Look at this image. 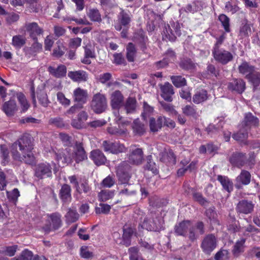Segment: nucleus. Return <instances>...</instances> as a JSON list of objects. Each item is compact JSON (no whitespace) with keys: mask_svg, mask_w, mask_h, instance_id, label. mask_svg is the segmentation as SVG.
<instances>
[{"mask_svg":"<svg viewBox=\"0 0 260 260\" xmlns=\"http://www.w3.org/2000/svg\"><path fill=\"white\" fill-rule=\"evenodd\" d=\"M7 194L9 200L13 202H16L20 196L19 191L17 188L14 189L12 191H7Z\"/></svg>","mask_w":260,"mask_h":260,"instance_id":"0e129e2a","label":"nucleus"},{"mask_svg":"<svg viewBox=\"0 0 260 260\" xmlns=\"http://www.w3.org/2000/svg\"><path fill=\"white\" fill-rule=\"evenodd\" d=\"M107 131L111 135H121L126 133V129L113 126L108 127Z\"/></svg>","mask_w":260,"mask_h":260,"instance_id":"5fc2aeb1","label":"nucleus"},{"mask_svg":"<svg viewBox=\"0 0 260 260\" xmlns=\"http://www.w3.org/2000/svg\"><path fill=\"white\" fill-rule=\"evenodd\" d=\"M34 139L29 134H24L11 146V154L14 159L32 165L35 158L32 150L34 149Z\"/></svg>","mask_w":260,"mask_h":260,"instance_id":"f257e3e1","label":"nucleus"},{"mask_svg":"<svg viewBox=\"0 0 260 260\" xmlns=\"http://www.w3.org/2000/svg\"><path fill=\"white\" fill-rule=\"evenodd\" d=\"M65 217L67 222L72 223L76 221L79 219V214L75 209L70 208L65 215Z\"/></svg>","mask_w":260,"mask_h":260,"instance_id":"37998d69","label":"nucleus"},{"mask_svg":"<svg viewBox=\"0 0 260 260\" xmlns=\"http://www.w3.org/2000/svg\"><path fill=\"white\" fill-rule=\"evenodd\" d=\"M33 258V254L32 252L28 250H25L21 252L19 257L18 258H15V259L32 260Z\"/></svg>","mask_w":260,"mask_h":260,"instance_id":"13d9d810","label":"nucleus"},{"mask_svg":"<svg viewBox=\"0 0 260 260\" xmlns=\"http://www.w3.org/2000/svg\"><path fill=\"white\" fill-rule=\"evenodd\" d=\"M228 87L229 90L235 91L241 93L243 92L245 89V83L241 79H234L229 83Z\"/></svg>","mask_w":260,"mask_h":260,"instance_id":"b1692460","label":"nucleus"},{"mask_svg":"<svg viewBox=\"0 0 260 260\" xmlns=\"http://www.w3.org/2000/svg\"><path fill=\"white\" fill-rule=\"evenodd\" d=\"M258 124V119L251 113H247L245 115L244 119L242 123V126L248 131L251 127L257 126Z\"/></svg>","mask_w":260,"mask_h":260,"instance_id":"dca6fc26","label":"nucleus"},{"mask_svg":"<svg viewBox=\"0 0 260 260\" xmlns=\"http://www.w3.org/2000/svg\"><path fill=\"white\" fill-rule=\"evenodd\" d=\"M212 55L215 60L222 64H226L233 59L232 54L219 47L218 44H215L212 49Z\"/></svg>","mask_w":260,"mask_h":260,"instance_id":"39448f33","label":"nucleus"},{"mask_svg":"<svg viewBox=\"0 0 260 260\" xmlns=\"http://www.w3.org/2000/svg\"><path fill=\"white\" fill-rule=\"evenodd\" d=\"M68 75L74 82H85L88 79V74L83 70L70 71L68 72Z\"/></svg>","mask_w":260,"mask_h":260,"instance_id":"412c9836","label":"nucleus"},{"mask_svg":"<svg viewBox=\"0 0 260 260\" xmlns=\"http://www.w3.org/2000/svg\"><path fill=\"white\" fill-rule=\"evenodd\" d=\"M175 232L177 235L184 237L188 236L189 239L193 242L197 239L199 235L204 233V224L200 221L193 226L190 221H183L175 225Z\"/></svg>","mask_w":260,"mask_h":260,"instance_id":"7ed1b4c3","label":"nucleus"},{"mask_svg":"<svg viewBox=\"0 0 260 260\" xmlns=\"http://www.w3.org/2000/svg\"><path fill=\"white\" fill-rule=\"evenodd\" d=\"M56 96L58 102L64 107H68L70 105V100L67 99L62 92H57Z\"/></svg>","mask_w":260,"mask_h":260,"instance_id":"603ef678","label":"nucleus"},{"mask_svg":"<svg viewBox=\"0 0 260 260\" xmlns=\"http://www.w3.org/2000/svg\"><path fill=\"white\" fill-rule=\"evenodd\" d=\"M123 244L126 246H128L131 244V238L134 233V230L132 228L125 225L123 228Z\"/></svg>","mask_w":260,"mask_h":260,"instance_id":"72a5a7b5","label":"nucleus"},{"mask_svg":"<svg viewBox=\"0 0 260 260\" xmlns=\"http://www.w3.org/2000/svg\"><path fill=\"white\" fill-rule=\"evenodd\" d=\"M61 215L58 213H53L47 215V222L49 224L46 225L44 228L45 231L48 232L51 230H57L59 228L61 224Z\"/></svg>","mask_w":260,"mask_h":260,"instance_id":"9d476101","label":"nucleus"},{"mask_svg":"<svg viewBox=\"0 0 260 260\" xmlns=\"http://www.w3.org/2000/svg\"><path fill=\"white\" fill-rule=\"evenodd\" d=\"M253 209V204L251 202L242 200L238 204L237 210L238 212L243 214L251 213Z\"/></svg>","mask_w":260,"mask_h":260,"instance_id":"cd10ccee","label":"nucleus"},{"mask_svg":"<svg viewBox=\"0 0 260 260\" xmlns=\"http://www.w3.org/2000/svg\"><path fill=\"white\" fill-rule=\"evenodd\" d=\"M239 72L243 75H246L247 78L254 71V67L246 61L243 62L238 67Z\"/></svg>","mask_w":260,"mask_h":260,"instance_id":"2f4dec72","label":"nucleus"},{"mask_svg":"<svg viewBox=\"0 0 260 260\" xmlns=\"http://www.w3.org/2000/svg\"><path fill=\"white\" fill-rule=\"evenodd\" d=\"M82 42V39L80 38L77 37L70 39L69 42V46L72 48L76 49L80 46Z\"/></svg>","mask_w":260,"mask_h":260,"instance_id":"774afa93","label":"nucleus"},{"mask_svg":"<svg viewBox=\"0 0 260 260\" xmlns=\"http://www.w3.org/2000/svg\"><path fill=\"white\" fill-rule=\"evenodd\" d=\"M60 196L63 202H69L71 200V188L69 185H63L60 191Z\"/></svg>","mask_w":260,"mask_h":260,"instance_id":"e433bc0d","label":"nucleus"},{"mask_svg":"<svg viewBox=\"0 0 260 260\" xmlns=\"http://www.w3.org/2000/svg\"><path fill=\"white\" fill-rule=\"evenodd\" d=\"M206 215L212 223L219 224V222L217 220V214L212 209L207 210Z\"/></svg>","mask_w":260,"mask_h":260,"instance_id":"6e6d98bb","label":"nucleus"},{"mask_svg":"<svg viewBox=\"0 0 260 260\" xmlns=\"http://www.w3.org/2000/svg\"><path fill=\"white\" fill-rule=\"evenodd\" d=\"M216 238L213 235L209 234L206 236L203 239L201 247L205 253L210 254L216 248Z\"/></svg>","mask_w":260,"mask_h":260,"instance_id":"1a4fd4ad","label":"nucleus"},{"mask_svg":"<svg viewBox=\"0 0 260 260\" xmlns=\"http://www.w3.org/2000/svg\"><path fill=\"white\" fill-rule=\"evenodd\" d=\"M245 242V239L244 238H241L237 241L233 249V253L235 256H238L244 251Z\"/></svg>","mask_w":260,"mask_h":260,"instance_id":"a19ab883","label":"nucleus"},{"mask_svg":"<svg viewBox=\"0 0 260 260\" xmlns=\"http://www.w3.org/2000/svg\"><path fill=\"white\" fill-rule=\"evenodd\" d=\"M171 80L174 86L177 87H181L186 85L185 79L181 76H172Z\"/></svg>","mask_w":260,"mask_h":260,"instance_id":"de8ad7c7","label":"nucleus"},{"mask_svg":"<svg viewBox=\"0 0 260 260\" xmlns=\"http://www.w3.org/2000/svg\"><path fill=\"white\" fill-rule=\"evenodd\" d=\"M136 100L133 98H128L125 103L124 108L126 113H133L136 109Z\"/></svg>","mask_w":260,"mask_h":260,"instance_id":"a18cd8bd","label":"nucleus"},{"mask_svg":"<svg viewBox=\"0 0 260 260\" xmlns=\"http://www.w3.org/2000/svg\"><path fill=\"white\" fill-rule=\"evenodd\" d=\"M165 117L160 116L158 118L157 120L154 118H151L149 121L150 128L151 132H156L160 129L163 124V120H164Z\"/></svg>","mask_w":260,"mask_h":260,"instance_id":"f704fd0d","label":"nucleus"},{"mask_svg":"<svg viewBox=\"0 0 260 260\" xmlns=\"http://www.w3.org/2000/svg\"><path fill=\"white\" fill-rule=\"evenodd\" d=\"M117 18L118 23L115 24L114 27L117 30L120 31L122 29V26L128 27V25L131 21V15L129 12L121 9Z\"/></svg>","mask_w":260,"mask_h":260,"instance_id":"f8f14e48","label":"nucleus"},{"mask_svg":"<svg viewBox=\"0 0 260 260\" xmlns=\"http://www.w3.org/2000/svg\"><path fill=\"white\" fill-rule=\"evenodd\" d=\"M102 147L105 152L113 154H117L124 152L125 147L119 142H112L108 141H104L102 143Z\"/></svg>","mask_w":260,"mask_h":260,"instance_id":"9b49d317","label":"nucleus"},{"mask_svg":"<svg viewBox=\"0 0 260 260\" xmlns=\"http://www.w3.org/2000/svg\"><path fill=\"white\" fill-rule=\"evenodd\" d=\"M181 25L178 22H172L170 24L165 25L163 39L170 41H175L177 36L181 35Z\"/></svg>","mask_w":260,"mask_h":260,"instance_id":"423d86ee","label":"nucleus"},{"mask_svg":"<svg viewBox=\"0 0 260 260\" xmlns=\"http://www.w3.org/2000/svg\"><path fill=\"white\" fill-rule=\"evenodd\" d=\"M2 109L7 116H12L17 111L18 107L14 100H10L4 103Z\"/></svg>","mask_w":260,"mask_h":260,"instance_id":"a878e982","label":"nucleus"},{"mask_svg":"<svg viewBox=\"0 0 260 260\" xmlns=\"http://www.w3.org/2000/svg\"><path fill=\"white\" fill-rule=\"evenodd\" d=\"M162 218L155 214L146 217L141 223V226L148 231L159 232L164 229Z\"/></svg>","mask_w":260,"mask_h":260,"instance_id":"20e7f679","label":"nucleus"},{"mask_svg":"<svg viewBox=\"0 0 260 260\" xmlns=\"http://www.w3.org/2000/svg\"><path fill=\"white\" fill-rule=\"evenodd\" d=\"M100 207H98L95 209V212L98 214H107L111 209V206L107 204H100Z\"/></svg>","mask_w":260,"mask_h":260,"instance_id":"680f3d73","label":"nucleus"},{"mask_svg":"<svg viewBox=\"0 0 260 260\" xmlns=\"http://www.w3.org/2000/svg\"><path fill=\"white\" fill-rule=\"evenodd\" d=\"M115 183L114 179L111 176H108L102 181V185L105 187L110 188Z\"/></svg>","mask_w":260,"mask_h":260,"instance_id":"338daca9","label":"nucleus"},{"mask_svg":"<svg viewBox=\"0 0 260 260\" xmlns=\"http://www.w3.org/2000/svg\"><path fill=\"white\" fill-rule=\"evenodd\" d=\"M192 196L193 200L202 205H204L207 203L206 199L203 197L201 193L194 192Z\"/></svg>","mask_w":260,"mask_h":260,"instance_id":"69168bd1","label":"nucleus"},{"mask_svg":"<svg viewBox=\"0 0 260 260\" xmlns=\"http://www.w3.org/2000/svg\"><path fill=\"white\" fill-rule=\"evenodd\" d=\"M74 149V152L70 148L58 150L56 153V157L59 166L64 167L71 162L73 158L77 162H79L87 158L82 143L76 142Z\"/></svg>","mask_w":260,"mask_h":260,"instance_id":"f03ea898","label":"nucleus"},{"mask_svg":"<svg viewBox=\"0 0 260 260\" xmlns=\"http://www.w3.org/2000/svg\"><path fill=\"white\" fill-rule=\"evenodd\" d=\"M47 71L52 76L60 78L66 76L67 73V68L65 66L60 64L57 68L52 66H49Z\"/></svg>","mask_w":260,"mask_h":260,"instance_id":"4be33fe9","label":"nucleus"},{"mask_svg":"<svg viewBox=\"0 0 260 260\" xmlns=\"http://www.w3.org/2000/svg\"><path fill=\"white\" fill-rule=\"evenodd\" d=\"M252 84L254 88H256L260 85V73L254 71L247 78Z\"/></svg>","mask_w":260,"mask_h":260,"instance_id":"49530a36","label":"nucleus"},{"mask_svg":"<svg viewBox=\"0 0 260 260\" xmlns=\"http://www.w3.org/2000/svg\"><path fill=\"white\" fill-rule=\"evenodd\" d=\"M111 105L113 109H119L123 104V96L119 90L114 91L111 96Z\"/></svg>","mask_w":260,"mask_h":260,"instance_id":"393cba45","label":"nucleus"},{"mask_svg":"<svg viewBox=\"0 0 260 260\" xmlns=\"http://www.w3.org/2000/svg\"><path fill=\"white\" fill-rule=\"evenodd\" d=\"M26 43L25 37L21 35L13 37L12 45L16 49L21 48Z\"/></svg>","mask_w":260,"mask_h":260,"instance_id":"ea45409f","label":"nucleus"},{"mask_svg":"<svg viewBox=\"0 0 260 260\" xmlns=\"http://www.w3.org/2000/svg\"><path fill=\"white\" fill-rule=\"evenodd\" d=\"M51 168L48 164H39L36 169V176L40 178L51 176Z\"/></svg>","mask_w":260,"mask_h":260,"instance_id":"6ab92c4d","label":"nucleus"},{"mask_svg":"<svg viewBox=\"0 0 260 260\" xmlns=\"http://www.w3.org/2000/svg\"><path fill=\"white\" fill-rule=\"evenodd\" d=\"M126 57L129 62H133L137 54V49L135 45L132 43H129L126 47Z\"/></svg>","mask_w":260,"mask_h":260,"instance_id":"473e14b6","label":"nucleus"},{"mask_svg":"<svg viewBox=\"0 0 260 260\" xmlns=\"http://www.w3.org/2000/svg\"><path fill=\"white\" fill-rule=\"evenodd\" d=\"M130 260H141L138 254L139 249L136 247H131L128 249Z\"/></svg>","mask_w":260,"mask_h":260,"instance_id":"4d7b16f0","label":"nucleus"},{"mask_svg":"<svg viewBox=\"0 0 260 260\" xmlns=\"http://www.w3.org/2000/svg\"><path fill=\"white\" fill-rule=\"evenodd\" d=\"M248 137V131L244 128H240L239 131L233 135L234 140L239 142L242 144H247V138Z\"/></svg>","mask_w":260,"mask_h":260,"instance_id":"7c9ffc66","label":"nucleus"},{"mask_svg":"<svg viewBox=\"0 0 260 260\" xmlns=\"http://www.w3.org/2000/svg\"><path fill=\"white\" fill-rule=\"evenodd\" d=\"M209 98V95L206 90L198 89L196 91L192 97V101L196 104H199L206 101Z\"/></svg>","mask_w":260,"mask_h":260,"instance_id":"c85d7f7f","label":"nucleus"},{"mask_svg":"<svg viewBox=\"0 0 260 260\" xmlns=\"http://www.w3.org/2000/svg\"><path fill=\"white\" fill-rule=\"evenodd\" d=\"M87 15L91 21L96 22H101L102 21L101 15L99 11L96 9H89L87 13Z\"/></svg>","mask_w":260,"mask_h":260,"instance_id":"c03bdc74","label":"nucleus"},{"mask_svg":"<svg viewBox=\"0 0 260 260\" xmlns=\"http://www.w3.org/2000/svg\"><path fill=\"white\" fill-rule=\"evenodd\" d=\"M132 128L136 135H142L146 130L145 125L138 119H135L133 123Z\"/></svg>","mask_w":260,"mask_h":260,"instance_id":"c9c22d12","label":"nucleus"},{"mask_svg":"<svg viewBox=\"0 0 260 260\" xmlns=\"http://www.w3.org/2000/svg\"><path fill=\"white\" fill-rule=\"evenodd\" d=\"M252 24L247 19L243 20L239 28V35L242 38L248 37L251 34Z\"/></svg>","mask_w":260,"mask_h":260,"instance_id":"bb28decb","label":"nucleus"},{"mask_svg":"<svg viewBox=\"0 0 260 260\" xmlns=\"http://www.w3.org/2000/svg\"><path fill=\"white\" fill-rule=\"evenodd\" d=\"M1 149V153L2 154V156L3 157L2 164L4 165H6V164L9 161V151L8 148L6 146L1 145L0 146Z\"/></svg>","mask_w":260,"mask_h":260,"instance_id":"864d4df0","label":"nucleus"},{"mask_svg":"<svg viewBox=\"0 0 260 260\" xmlns=\"http://www.w3.org/2000/svg\"><path fill=\"white\" fill-rule=\"evenodd\" d=\"M144 160V153L142 149L140 148L131 149L128 156V161L134 165H140Z\"/></svg>","mask_w":260,"mask_h":260,"instance_id":"ddd939ff","label":"nucleus"},{"mask_svg":"<svg viewBox=\"0 0 260 260\" xmlns=\"http://www.w3.org/2000/svg\"><path fill=\"white\" fill-rule=\"evenodd\" d=\"M16 96L21 106L22 112H24L27 111L29 107V104H28L25 96L22 92H18L17 93Z\"/></svg>","mask_w":260,"mask_h":260,"instance_id":"79ce46f5","label":"nucleus"},{"mask_svg":"<svg viewBox=\"0 0 260 260\" xmlns=\"http://www.w3.org/2000/svg\"><path fill=\"white\" fill-rule=\"evenodd\" d=\"M90 158L96 166L105 164L107 158L104 153L99 149L93 150L91 151Z\"/></svg>","mask_w":260,"mask_h":260,"instance_id":"aec40b11","label":"nucleus"},{"mask_svg":"<svg viewBox=\"0 0 260 260\" xmlns=\"http://www.w3.org/2000/svg\"><path fill=\"white\" fill-rule=\"evenodd\" d=\"M26 30L33 40H37V37L42 34L43 31L36 22L26 23L25 25Z\"/></svg>","mask_w":260,"mask_h":260,"instance_id":"f3484780","label":"nucleus"},{"mask_svg":"<svg viewBox=\"0 0 260 260\" xmlns=\"http://www.w3.org/2000/svg\"><path fill=\"white\" fill-rule=\"evenodd\" d=\"M246 159L245 153L236 152L232 154L229 160L233 166L240 168L244 165Z\"/></svg>","mask_w":260,"mask_h":260,"instance_id":"a211bd4d","label":"nucleus"},{"mask_svg":"<svg viewBox=\"0 0 260 260\" xmlns=\"http://www.w3.org/2000/svg\"><path fill=\"white\" fill-rule=\"evenodd\" d=\"M115 114L116 116L115 121L120 128H125V126H127L130 124V121L124 119L122 116L119 115V113H115Z\"/></svg>","mask_w":260,"mask_h":260,"instance_id":"8fccbe9b","label":"nucleus"},{"mask_svg":"<svg viewBox=\"0 0 260 260\" xmlns=\"http://www.w3.org/2000/svg\"><path fill=\"white\" fill-rule=\"evenodd\" d=\"M222 120V118L219 119V122L220 124L218 125V126H216L214 124H210L208 127L206 128V131L207 132L208 134H212L213 133H216L218 130L222 127V125L221 124Z\"/></svg>","mask_w":260,"mask_h":260,"instance_id":"bf43d9fd","label":"nucleus"},{"mask_svg":"<svg viewBox=\"0 0 260 260\" xmlns=\"http://www.w3.org/2000/svg\"><path fill=\"white\" fill-rule=\"evenodd\" d=\"M251 175L250 173L246 171L243 170L241 171L240 174L236 179V186L239 187V185H247L250 183Z\"/></svg>","mask_w":260,"mask_h":260,"instance_id":"5701e85b","label":"nucleus"},{"mask_svg":"<svg viewBox=\"0 0 260 260\" xmlns=\"http://www.w3.org/2000/svg\"><path fill=\"white\" fill-rule=\"evenodd\" d=\"M36 94L39 103L44 107H47L50 102L48 99L45 90L38 88L36 91Z\"/></svg>","mask_w":260,"mask_h":260,"instance_id":"c756f323","label":"nucleus"},{"mask_svg":"<svg viewBox=\"0 0 260 260\" xmlns=\"http://www.w3.org/2000/svg\"><path fill=\"white\" fill-rule=\"evenodd\" d=\"M218 19L221 23L225 31L229 32L230 31V19L224 14L220 15Z\"/></svg>","mask_w":260,"mask_h":260,"instance_id":"3c124183","label":"nucleus"},{"mask_svg":"<svg viewBox=\"0 0 260 260\" xmlns=\"http://www.w3.org/2000/svg\"><path fill=\"white\" fill-rule=\"evenodd\" d=\"M159 87L161 96L167 102H172L173 100L172 96L175 93L172 84L167 82L164 84H160Z\"/></svg>","mask_w":260,"mask_h":260,"instance_id":"2eb2a0df","label":"nucleus"},{"mask_svg":"<svg viewBox=\"0 0 260 260\" xmlns=\"http://www.w3.org/2000/svg\"><path fill=\"white\" fill-rule=\"evenodd\" d=\"M113 191L109 190H102L98 194L99 200L102 202H105L114 197Z\"/></svg>","mask_w":260,"mask_h":260,"instance_id":"09e8293b","label":"nucleus"},{"mask_svg":"<svg viewBox=\"0 0 260 260\" xmlns=\"http://www.w3.org/2000/svg\"><path fill=\"white\" fill-rule=\"evenodd\" d=\"M182 113L187 116L197 118L198 113L196 107L193 105H186L182 108Z\"/></svg>","mask_w":260,"mask_h":260,"instance_id":"58836bf2","label":"nucleus"},{"mask_svg":"<svg viewBox=\"0 0 260 260\" xmlns=\"http://www.w3.org/2000/svg\"><path fill=\"white\" fill-rule=\"evenodd\" d=\"M73 100L77 104L82 106L86 103L88 94L86 90L83 89L80 87H78L74 89L73 93Z\"/></svg>","mask_w":260,"mask_h":260,"instance_id":"4468645a","label":"nucleus"},{"mask_svg":"<svg viewBox=\"0 0 260 260\" xmlns=\"http://www.w3.org/2000/svg\"><path fill=\"white\" fill-rule=\"evenodd\" d=\"M229 252L226 250H222L218 251L215 256L216 260H227L229 258Z\"/></svg>","mask_w":260,"mask_h":260,"instance_id":"e2e57ef3","label":"nucleus"},{"mask_svg":"<svg viewBox=\"0 0 260 260\" xmlns=\"http://www.w3.org/2000/svg\"><path fill=\"white\" fill-rule=\"evenodd\" d=\"M91 108L96 113H101L105 111L107 107V101L105 95L98 93L93 95L91 102Z\"/></svg>","mask_w":260,"mask_h":260,"instance_id":"0eeeda50","label":"nucleus"},{"mask_svg":"<svg viewBox=\"0 0 260 260\" xmlns=\"http://www.w3.org/2000/svg\"><path fill=\"white\" fill-rule=\"evenodd\" d=\"M130 166L126 161H123L116 167V175L121 184H127L131 178L128 173Z\"/></svg>","mask_w":260,"mask_h":260,"instance_id":"6e6552de","label":"nucleus"},{"mask_svg":"<svg viewBox=\"0 0 260 260\" xmlns=\"http://www.w3.org/2000/svg\"><path fill=\"white\" fill-rule=\"evenodd\" d=\"M83 108L82 106H80L78 104H74L73 106H71L65 113L64 115L69 117L70 116H72L75 114L79 109H82Z\"/></svg>","mask_w":260,"mask_h":260,"instance_id":"052dcab7","label":"nucleus"},{"mask_svg":"<svg viewBox=\"0 0 260 260\" xmlns=\"http://www.w3.org/2000/svg\"><path fill=\"white\" fill-rule=\"evenodd\" d=\"M217 180L227 191L230 192L233 190V183L227 177L219 175L217 177Z\"/></svg>","mask_w":260,"mask_h":260,"instance_id":"4c0bfd02","label":"nucleus"}]
</instances>
